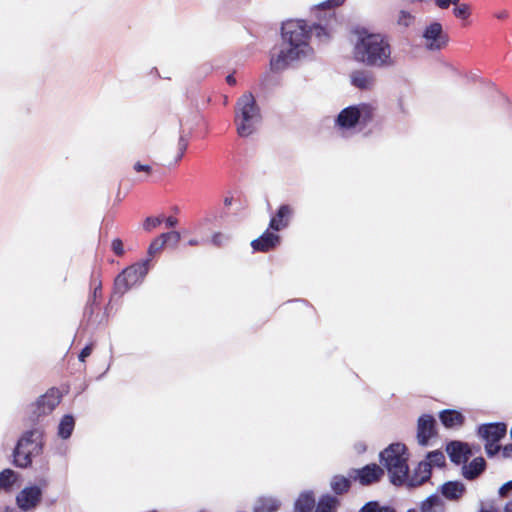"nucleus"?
Wrapping results in <instances>:
<instances>
[{
    "mask_svg": "<svg viewBox=\"0 0 512 512\" xmlns=\"http://www.w3.org/2000/svg\"><path fill=\"white\" fill-rule=\"evenodd\" d=\"M92 351H93V344H92V343H90V344L86 345V346L81 350V352H80V354H79V357H78V358H79V360H80L81 362H85L86 358H87V357H89V356L91 355Z\"/></svg>",
    "mask_w": 512,
    "mask_h": 512,
    "instance_id": "42",
    "label": "nucleus"
},
{
    "mask_svg": "<svg viewBox=\"0 0 512 512\" xmlns=\"http://www.w3.org/2000/svg\"><path fill=\"white\" fill-rule=\"evenodd\" d=\"M446 451L450 460L457 465L467 462L471 454L468 445L459 441L450 442L446 447Z\"/></svg>",
    "mask_w": 512,
    "mask_h": 512,
    "instance_id": "18",
    "label": "nucleus"
},
{
    "mask_svg": "<svg viewBox=\"0 0 512 512\" xmlns=\"http://www.w3.org/2000/svg\"><path fill=\"white\" fill-rule=\"evenodd\" d=\"M442 495L449 500H458L465 492V486L459 481H449L441 487Z\"/></svg>",
    "mask_w": 512,
    "mask_h": 512,
    "instance_id": "23",
    "label": "nucleus"
},
{
    "mask_svg": "<svg viewBox=\"0 0 512 512\" xmlns=\"http://www.w3.org/2000/svg\"><path fill=\"white\" fill-rule=\"evenodd\" d=\"M340 505L341 502L337 497L324 494L316 502L313 512H337Z\"/></svg>",
    "mask_w": 512,
    "mask_h": 512,
    "instance_id": "22",
    "label": "nucleus"
},
{
    "mask_svg": "<svg viewBox=\"0 0 512 512\" xmlns=\"http://www.w3.org/2000/svg\"><path fill=\"white\" fill-rule=\"evenodd\" d=\"M226 81L229 85H234L236 83V79L234 78L233 75H228L226 77Z\"/></svg>",
    "mask_w": 512,
    "mask_h": 512,
    "instance_id": "47",
    "label": "nucleus"
},
{
    "mask_svg": "<svg viewBox=\"0 0 512 512\" xmlns=\"http://www.w3.org/2000/svg\"><path fill=\"white\" fill-rule=\"evenodd\" d=\"M260 112L254 96L243 94L237 101L235 124L240 137H248L255 131V125L260 121Z\"/></svg>",
    "mask_w": 512,
    "mask_h": 512,
    "instance_id": "4",
    "label": "nucleus"
},
{
    "mask_svg": "<svg viewBox=\"0 0 512 512\" xmlns=\"http://www.w3.org/2000/svg\"><path fill=\"white\" fill-rule=\"evenodd\" d=\"M148 262L147 260L135 263L118 274L114 280V293L122 296L133 286L141 283L148 273Z\"/></svg>",
    "mask_w": 512,
    "mask_h": 512,
    "instance_id": "8",
    "label": "nucleus"
},
{
    "mask_svg": "<svg viewBox=\"0 0 512 512\" xmlns=\"http://www.w3.org/2000/svg\"><path fill=\"white\" fill-rule=\"evenodd\" d=\"M163 220L164 219L162 217H147L143 222V229L150 232L158 227L163 222Z\"/></svg>",
    "mask_w": 512,
    "mask_h": 512,
    "instance_id": "35",
    "label": "nucleus"
},
{
    "mask_svg": "<svg viewBox=\"0 0 512 512\" xmlns=\"http://www.w3.org/2000/svg\"><path fill=\"white\" fill-rule=\"evenodd\" d=\"M415 17L406 10H401L398 15L397 23L404 27H409L414 22Z\"/></svg>",
    "mask_w": 512,
    "mask_h": 512,
    "instance_id": "34",
    "label": "nucleus"
},
{
    "mask_svg": "<svg viewBox=\"0 0 512 512\" xmlns=\"http://www.w3.org/2000/svg\"><path fill=\"white\" fill-rule=\"evenodd\" d=\"M425 461L431 463V467L433 465L437 467H443L445 466V455L443 452L435 450L427 454V460Z\"/></svg>",
    "mask_w": 512,
    "mask_h": 512,
    "instance_id": "31",
    "label": "nucleus"
},
{
    "mask_svg": "<svg viewBox=\"0 0 512 512\" xmlns=\"http://www.w3.org/2000/svg\"><path fill=\"white\" fill-rule=\"evenodd\" d=\"M350 486V480L342 475L334 476L331 481V488L338 495L347 493L350 489Z\"/></svg>",
    "mask_w": 512,
    "mask_h": 512,
    "instance_id": "28",
    "label": "nucleus"
},
{
    "mask_svg": "<svg viewBox=\"0 0 512 512\" xmlns=\"http://www.w3.org/2000/svg\"><path fill=\"white\" fill-rule=\"evenodd\" d=\"M374 112V107L367 103L348 106L340 111L335 124L342 130H350L357 126L362 129L373 121Z\"/></svg>",
    "mask_w": 512,
    "mask_h": 512,
    "instance_id": "7",
    "label": "nucleus"
},
{
    "mask_svg": "<svg viewBox=\"0 0 512 512\" xmlns=\"http://www.w3.org/2000/svg\"><path fill=\"white\" fill-rule=\"evenodd\" d=\"M225 204H226V205H230V204H231V200H230V199H228V198H226V199H225Z\"/></svg>",
    "mask_w": 512,
    "mask_h": 512,
    "instance_id": "52",
    "label": "nucleus"
},
{
    "mask_svg": "<svg viewBox=\"0 0 512 512\" xmlns=\"http://www.w3.org/2000/svg\"><path fill=\"white\" fill-rule=\"evenodd\" d=\"M383 475V469L375 463L368 464L360 469H354L349 474L350 478L359 481L364 486L380 481Z\"/></svg>",
    "mask_w": 512,
    "mask_h": 512,
    "instance_id": "11",
    "label": "nucleus"
},
{
    "mask_svg": "<svg viewBox=\"0 0 512 512\" xmlns=\"http://www.w3.org/2000/svg\"><path fill=\"white\" fill-rule=\"evenodd\" d=\"M133 169L137 173L144 172L147 176H150L153 171L152 166L148 164H141L140 162H136Z\"/></svg>",
    "mask_w": 512,
    "mask_h": 512,
    "instance_id": "40",
    "label": "nucleus"
},
{
    "mask_svg": "<svg viewBox=\"0 0 512 512\" xmlns=\"http://www.w3.org/2000/svg\"><path fill=\"white\" fill-rule=\"evenodd\" d=\"M421 512H444V505L437 495H431L420 506Z\"/></svg>",
    "mask_w": 512,
    "mask_h": 512,
    "instance_id": "26",
    "label": "nucleus"
},
{
    "mask_svg": "<svg viewBox=\"0 0 512 512\" xmlns=\"http://www.w3.org/2000/svg\"><path fill=\"white\" fill-rule=\"evenodd\" d=\"M480 512H497V509L490 507L489 509H481Z\"/></svg>",
    "mask_w": 512,
    "mask_h": 512,
    "instance_id": "50",
    "label": "nucleus"
},
{
    "mask_svg": "<svg viewBox=\"0 0 512 512\" xmlns=\"http://www.w3.org/2000/svg\"><path fill=\"white\" fill-rule=\"evenodd\" d=\"M502 455L504 458L512 456V444H507L504 447H502Z\"/></svg>",
    "mask_w": 512,
    "mask_h": 512,
    "instance_id": "44",
    "label": "nucleus"
},
{
    "mask_svg": "<svg viewBox=\"0 0 512 512\" xmlns=\"http://www.w3.org/2000/svg\"><path fill=\"white\" fill-rule=\"evenodd\" d=\"M271 229H267L258 238L251 242L255 252L267 253L275 250L281 243V237Z\"/></svg>",
    "mask_w": 512,
    "mask_h": 512,
    "instance_id": "12",
    "label": "nucleus"
},
{
    "mask_svg": "<svg viewBox=\"0 0 512 512\" xmlns=\"http://www.w3.org/2000/svg\"><path fill=\"white\" fill-rule=\"evenodd\" d=\"M357 40L353 47L354 59L374 68H387L395 64L389 38L381 33H372L365 28L357 29Z\"/></svg>",
    "mask_w": 512,
    "mask_h": 512,
    "instance_id": "1",
    "label": "nucleus"
},
{
    "mask_svg": "<svg viewBox=\"0 0 512 512\" xmlns=\"http://www.w3.org/2000/svg\"><path fill=\"white\" fill-rule=\"evenodd\" d=\"M359 512H397L393 507L381 505L378 501H369L364 504Z\"/></svg>",
    "mask_w": 512,
    "mask_h": 512,
    "instance_id": "29",
    "label": "nucleus"
},
{
    "mask_svg": "<svg viewBox=\"0 0 512 512\" xmlns=\"http://www.w3.org/2000/svg\"><path fill=\"white\" fill-rule=\"evenodd\" d=\"M431 474V463L421 461L411 475H409V472L407 473V480L404 484L408 487L421 486L431 478Z\"/></svg>",
    "mask_w": 512,
    "mask_h": 512,
    "instance_id": "16",
    "label": "nucleus"
},
{
    "mask_svg": "<svg viewBox=\"0 0 512 512\" xmlns=\"http://www.w3.org/2000/svg\"><path fill=\"white\" fill-rule=\"evenodd\" d=\"M495 17L501 20L508 18V12L506 10H502L495 14Z\"/></svg>",
    "mask_w": 512,
    "mask_h": 512,
    "instance_id": "46",
    "label": "nucleus"
},
{
    "mask_svg": "<svg viewBox=\"0 0 512 512\" xmlns=\"http://www.w3.org/2000/svg\"><path fill=\"white\" fill-rule=\"evenodd\" d=\"M16 480L15 472L11 469H4L0 472V490L10 488Z\"/></svg>",
    "mask_w": 512,
    "mask_h": 512,
    "instance_id": "30",
    "label": "nucleus"
},
{
    "mask_svg": "<svg viewBox=\"0 0 512 512\" xmlns=\"http://www.w3.org/2000/svg\"><path fill=\"white\" fill-rule=\"evenodd\" d=\"M380 461L387 469L391 483L404 485L409 471L406 446L401 443L390 444L380 453Z\"/></svg>",
    "mask_w": 512,
    "mask_h": 512,
    "instance_id": "3",
    "label": "nucleus"
},
{
    "mask_svg": "<svg viewBox=\"0 0 512 512\" xmlns=\"http://www.w3.org/2000/svg\"><path fill=\"white\" fill-rule=\"evenodd\" d=\"M423 39L425 47L430 51L442 50L449 42V36L443 31L442 24L439 22H432L425 28Z\"/></svg>",
    "mask_w": 512,
    "mask_h": 512,
    "instance_id": "10",
    "label": "nucleus"
},
{
    "mask_svg": "<svg viewBox=\"0 0 512 512\" xmlns=\"http://www.w3.org/2000/svg\"><path fill=\"white\" fill-rule=\"evenodd\" d=\"M165 222H166V225H167L168 227H174V226H176V225H177L178 220H177V218H175V217H173V216H169V217H167V218L165 219Z\"/></svg>",
    "mask_w": 512,
    "mask_h": 512,
    "instance_id": "45",
    "label": "nucleus"
},
{
    "mask_svg": "<svg viewBox=\"0 0 512 512\" xmlns=\"http://www.w3.org/2000/svg\"><path fill=\"white\" fill-rule=\"evenodd\" d=\"M486 468L483 457L474 458L468 465L462 467V475L467 480L476 479Z\"/></svg>",
    "mask_w": 512,
    "mask_h": 512,
    "instance_id": "20",
    "label": "nucleus"
},
{
    "mask_svg": "<svg viewBox=\"0 0 512 512\" xmlns=\"http://www.w3.org/2000/svg\"><path fill=\"white\" fill-rule=\"evenodd\" d=\"M453 14L458 19L466 20L471 15L470 6L466 3H462V4L458 3L457 5H455V7L453 9Z\"/></svg>",
    "mask_w": 512,
    "mask_h": 512,
    "instance_id": "32",
    "label": "nucleus"
},
{
    "mask_svg": "<svg viewBox=\"0 0 512 512\" xmlns=\"http://www.w3.org/2000/svg\"><path fill=\"white\" fill-rule=\"evenodd\" d=\"M316 500L314 493L312 491L302 492L296 502H295V511L296 512H312L315 508Z\"/></svg>",
    "mask_w": 512,
    "mask_h": 512,
    "instance_id": "24",
    "label": "nucleus"
},
{
    "mask_svg": "<svg viewBox=\"0 0 512 512\" xmlns=\"http://www.w3.org/2000/svg\"><path fill=\"white\" fill-rule=\"evenodd\" d=\"M75 426V420L71 415H65L61 419L58 426V435L62 439H67L71 436Z\"/></svg>",
    "mask_w": 512,
    "mask_h": 512,
    "instance_id": "27",
    "label": "nucleus"
},
{
    "mask_svg": "<svg viewBox=\"0 0 512 512\" xmlns=\"http://www.w3.org/2000/svg\"><path fill=\"white\" fill-rule=\"evenodd\" d=\"M161 235L165 240L166 244H172L173 246H176L181 238L180 233L178 231H170L162 233Z\"/></svg>",
    "mask_w": 512,
    "mask_h": 512,
    "instance_id": "36",
    "label": "nucleus"
},
{
    "mask_svg": "<svg viewBox=\"0 0 512 512\" xmlns=\"http://www.w3.org/2000/svg\"><path fill=\"white\" fill-rule=\"evenodd\" d=\"M42 491L38 486L24 488L17 496V504L22 510H30L38 505Z\"/></svg>",
    "mask_w": 512,
    "mask_h": 512,
    "instance_id": "15",
    "label": "nucleus"
},
{
    "mask_svg": "<svg viewBox=\"0 0 512 512\" xmlns=\"http://www.w3.org/2000/svg\"><path fill=\"white\" fill-rule=\"evenodd\" d=\"M294 215V208L289 204H282L276 213L271 217L269 229L273 231H281L290 225Z\"/></svg>",
    "mask_w": 512,
    "mask_h": 512,
    "instance_id": "14",
    "label": "nucleus"
},
{
    "mask_svg": "<svg viewBox=\"0 0 512 512\" xmlns=\"http://www.w3.org/2000/svg\"><path fill=\"white\" fill-rule=\"evenodd\" d=\"M460 0H434V4L439 9H448L451 5H457Z\"/></svg>",
    "mask_w": 512,
    "mask_h": 512,
    "instance_id": "41",
    "label": "nucleus"
},
{
    "mask_svg": "<svg viewBox=\"0 0 512 512\" xmlns=\"http://www.w3.org/2000/svg\"><path fill=\"white\" fill-rule=\"evenodd\" d=\"M506 433L507 426L503 422L483 424L478 429V434L489 442H499Z\"/></svg>",
    "mask_w": 512,
    "mask_h": 512,
    "instance_id": "17",
    "label": "nucleus"
},
{
    "mask_svg": "<svg viewBox=\"0 0 512 512\" xmlns=\"http://www.w3.org/2000/svg\"><path fill=\"white\" fill-rule=\"evenodd\" d=\"M280 503L271 497L259 498L254 506L253 512H276Z\"/></svg>",
    "mask_w": 512,
    "mask_h": 512,
    "instance_id": "25",
    "label": "nucleus"
},
{
    "mask_svg": "<svg viewBox=\"0 0 512 512\" xmlns=\"http://www.w3.org/2000/svg\"><path fill=\"white\" fill-rule=\"evenodd\" d=\"M502 451V447L498 444V442H489V441H486V444H485V451L487 453L488 456H494L496 455L499 451Z\"/></svg>",
    "mask_w": 512,
    "mask_h": 512,
    "instance_id": "38",
    "label": "nucleus"
},
{
    "mask_svg": "<svg viewBox=\"0 0 512 512\" xmlns=\"http://www.w3.org/2000/svg\"><path fill=\"white\" fill-rule=\"evenodd\" d=\"M439 419L446 428L460 427L465 422L463 414L457 410L445 409L440 412Z\"/></svg>",
    "mask_w": 512,
    "mask_h": 512,
    "instance_id": "19",
    "label": "nucleus"
},
{
    "mask_svg": "<svg viewBox=\"0 0 512 512\" xmlns=\"http://www.w3.org/2000/svg\"><path fill=\"white\" fill-rule=\"evenodd\" d=\"M188 244L191 246H196L199 244V242L196 239H191V240H189Z\"/></svg>",
    "mask_w": 512,
    "mask_h": 512,
    "instance_id": "51",
    "label": "nucleus"
},
{
    "mask_svg": "<svg viewBox=\"0 0 512 512\" xmlns=\"http://www.w3.org/2000/svg\"><path fill=\"white\" fill-rule=\"evenodd\" d=\"M504 512H512V500L506 503Z\"/></svg>",
    "mask_w": 512,
    "mask_h": 512,
    "instance_id": "48",
    "label": "nucleus"
},
{
    "mask_svg": "<svg viewBox=\"0 0 512 512\" xmlns=\"http://www.w3.org/2000/svg\"><path fill=\"white\" fill-rule=\"evenodd\" d=\"M351 81L355 87L361 90H368L373 87L375 78L371 72L357 70L352 73Z\"/></svg>",
    "mask_w": 512,
    "mask_h": 512,
    "instance_id": "21",
    "label": "nucleus"
},
{
    "mask_svg": "<svg viewBox=\"0 0 512 512\" xmlns=\"http://www.w3.org/2000/svg\"><path fill=\"white\" fill-rule=\"evenodd\" d=\"M512 490V480L503 484L499 489V495L501 497H507L509 491Z\"/></svg>",
    "mask_w": 512,
    "mask_h": 512,
    "instance_id": "43",
    "label": "nucleus"
},
{
    "mask_svg": "<svg viewBox=\"0 0 512 512\" xmlns=\"http://www.w3.org/2000/svg\"><path fill=\"white\" fill-rule=\"evenodd\" d=\"M98 293H101V284H99L97 287H95L94 289V292H93V297H94V300L96 299L97 297V294Z\"/></svg>",
    "mask_w": 512,
    "mask_h": 512,
    "instance_id": "49",
    "label": "nucleus"
},
{
    "mask_svg": "<svg viewBox=\"0 0 512 512\" xmlns=\"http://www.w3.org/2000/svg\"><path fill=\"white\" fill-rule=\"evenodd\" d=\"M344 2L345 0H326L319 4L315 9L318 22L308 27L309 37L313 34L319 41H327L337 23L335 8L341 6Z\"/></svg>",
    "mask_w": 512,
    "mask_h": 512,
    "instance_id": "5",
    "label": "nucleus"
},
{
    "mask_svg": "<svg viewBox=\"0 0 512 512\" xmlns=\"http://www.w3.org/2000/svg\"><path fill=\"white\" fill-rule=\"evenodd\" d=\"M43 432L34 428L26 431L18 440L13 452V463L20 468H27L32 463V456L37 455L42 450Z\"/></svg>",
    "mask_w": 512,
    "mask_h": 512,
    "instance_id": "6",
    "label": "nucleus"
},
{
    "mask_svg": "<svg viewBox=\"0 0 512 512\" xmlns=\"http://www.w3.org/2000/svg\"><path fill=\"white\" fill-rule=\"evenodd\" d=\"M111 249L116 256L122 257L125 253L124 245L120 238H115L112 240Z\"/></svg>",
    "mask_w": 512,
    "mask_h": 512,
    "instance_id": "37",
    "label": "nucleus"
},
{
    "mask_svg": "<svg viewBox=\"0 0 512 512\" xmlns=\"http://www.w3.org/2000/svg\"><path fill=\"white\" fill-rule=\"evenodd\" d=\"M187 147H188V139L185 136L181 135L178 139L179 154H178L177 160H180L184 156V154L187 150Z\"/></svg>",
    "mask_w": 512,
    "mask_h": 512,
    "instance_id": "39",
    "label": "nucleus"
},
{
    "mask_svg": "<svg viewBox=\"0 0 512 512\" xmlns=\"http://www.w3.org/2000/svg\"><path fill=\"white\" fill-rule=\"evenodd\" d=\"M282 39L289 45L286 50H281L277 56H272L270 67L274 71H280L287 65L301 56L307 54L309 47L308 25L304 20H288L281 27Z\"/></svg>",
    "mask_w": 512,
    "mask_h": 512,
    "instance_id": "2",
    "label": "nucleus"
},
{
    "mask_svg": "<svg viewBox=\"0 0 512 512\" xmlns=\"http://www.w3.org/2000/svg\"><path fill=\"white\" fill-rule=\"evenodd\" d=\"M166 245L165 240L163 239L162 235L155 238L148 247V254L149 256L153 257L155 254L160 252L163 247Z\"/></svg>",
    "mask_w": 512,
    "mask_h": 512,
    "instance_id": "33",
    "label": "nucleus"
},
{
    "mask_svg": "<svg viewBox=\"0 0 512 512\" xmlns=\"http://www.w3.org/2000/svg\"><path fill=\"white\" fill-rule=\"evenodd\" d=\"M510 435H511V438H512V427H511Z\"/></svg>",
    "mask_w": 512,
    "mask_h": 512,
    "instance_id": "54",
    "label": "nucleus"
},
{
    "mask_svg": "<svg viewBox=\"0 0 512 512\" xmlns=\"http://www.w3.org/2000/svg\"><path fill=\"white\" fill-rule=\"evenodd\" d=\"M61 394L57 388L49 389L44 395L40 396L30 407V420L38 422L41 417L49 415L59 405Z\"/></svg>",
    "mask_w": 512,
    "mask_h": 512,
    "instance_id": "9",
    "label": "nucleus"
},
{
    "mask_svg": "<svg viewBox=\"0 0 512 512\" xmlns=\"http://www.w3.org/2000/svg\"><path fill=\"white\" fill-rule=\"evenodd\" d=\"M437 434L436 420L433 416L424 414L418 418L417 440L420 445L425 446L429 440Z\"/></svg>",
    "mask_w": 512,
    "mask_h": 512,
    "instance_id": "13",
    "label": "nucleus"
},
{
    "mask_svg": "<svg viewBox=\"0 0 512 512\" xmlns=\"http://www.w3.org/2000/svg\"><path fill=\"white\" fill-rule=\"evenodd\" d=\"M407 512H416L415 509H409Z\"/></svg>",
    "mask_w": 512,
    "mask_h": 512,
    "instance_id": "53",
    "label": "nucleus"
}]
</instances>
